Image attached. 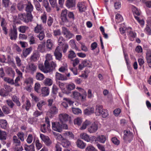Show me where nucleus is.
<instances>
[{
	"instance_id": "obj_1",
	"label": "nucleus",
	"mask_w": 151,
	"mask_h": 151,
	"mask_svg": "<svg viewBox=\"0 0 151 151\" xmlns=\"http://www.w3.org/2000/svg\"><path fill=\"white\" fill-rule=\"evenodd\" d=\"M52 127L54 130L59 132H60L62 131L63 128L65 129H68V126L66 124L62 123L60 122H52Z\"/></svg>"
},
{
	"instance_id": "obj_2",
	"label": "nucleus",
	"mask_w": 151,
	"mask_h": 151,
	"mask_svg": "<svg viewBox=\"0 0 151 151\" xmlns=\"http://www.w3.org/2000/svg\"><path fill=\"white\" fill-rule=\"evenodd\" d=\"M123 139L126 143H130L132 140L133 137V134L129 131L125 130L124 132Z\"/></svg>"
},
{
	"instance_id": "obj_3",
	"label": "nucleus",
	"mask_w": 151,
	"mask_h": 151,
	"mask_svg": "<svg viewBox=\"0 0 151 151\" xmlns=\"http://www.w3.org/2000/svg\"><path fill=\"white\" fill-rule=\"evenodd\" d=\"M44 65L45 68L47 70L48 72H50L54 69L56 66V64L53 62H49L45 60Z\"/></svg>"
},
{
	"instance_id": "obj_4",
	"label": "nucleus",
	"mask_w": 151,
	"mask_h": 151,
	"mask_svg": "<svg viewBox=\"0 0 151 151\" xmlns=\"http://www.w3.org/2000/svg\"><path fill=\"white\" fill-rule=\"evenodd\" d=\"M13 29H11L9 34L12 40H16L17 37V28L15 24L13 25Z\"/></svg>"
},
{
	"instance_id": "obj_5",
	"label": "nucleus",
	"mask_w": 151,
	"mask_h": 151,
	"mask_svg": "<svg viewBox=\"0 0 151 151\" xmlns=\"http://www.w3.org/2000/svg\"><path fill=\"white\" fill-rule=\"evenodd\" d=\"M40 137L47 146H50L51 144L52 141L48 136H45L42 134H40Z\"/></svg>"
},
{
	"instance_id": "obj_6",
	"label": "nucleus",
	"mask_w": 151,
	"mask_h": 151,
	"mask_svg": "<svg viewBox=\"0 0 151 151\" xmlns=\"http://www.w3.org/2000/svg\"><path fill=\"white\" fill-rule=\"evenodd\" d=\"M70 117L68 115L65 114H62L59 115L60 122L62 123H64V122L68 120Z\"/></svg>"
},
{
	"instance_id": "obj_7",
	"label": "nucleus",
	"mask_w": 151,
	"mask_h": 151,
	"mask_svg": "<svg viewBox=\"0 0 151 151\" xmlns=\"http://www.w3.org/2000/svg\"><path fill=\"white\" fill-rule=\"evenodd\" d=\"M60 48L59 46H58L56 48L54 52V55L56 58L59 60H60L62 57V54L60 52Z\"/></svg>"
},
{
	"instance_id": "obj_8",
	"label": "nucleus",
	"mask_w": 151,
	"mask_h": 151,
	"mask_svg": "<svg viewBox=\"0 0 151 151\" xmlns=\"http://www.w3.org/2000/svg\"><path fill=\"white\" fill-rule=\"evenodd\" d=\"M98 126L97 124L94 123L90 125L88 128V132L90 133L95 132L98 129Z\"/></svg>"
},
{
	"instance_id": "obj_9",
	"label": "nucleus",
	"mask_w": 151,
	"mask_h": 151,
	"mask_svg": "<svg viewBox=\"0 0 151 151\" xmlns=\"http://www.w3.org/2000/svg\"><path fill=\"white\" fill-rule=\"evenodd\" d=\"M55 79L57 80L65 81L68 79L67 77L65 75L56 72L55 74Z\"/></svg>"
},
{
	"instance_id": "obj_10",
	"label": "nucleus",
	"mask_w": 151,
	"mask_h": 151,
	"mask_svg": "<svg viewBox=\"0 0 151 151\" xmlns=\"http://www.w3.org/2000/svg\"><path fill=\"white\" fill-rule=\"evenodd\" d=\"M67 11L66 10H64L62 11L60 17L61 19L63 22H67L68 20L67 19Z\"/></svg>"
},
{
	"instance_id": "obj_11",
	"label": "nucleus",
	"mask_w": 151,
	"mask_h": 151,
	"mask_svg": "<svg viewBox=\"0 0 151 151\" xmlns=\"http://www.w3.org/2000/svg\"><path fill=\"white\" fill-rule=\"evenodd\" d=\"M104 109H103L102 106L100 105H97L96 107V111L95 113L96 116H100L102 113V111Z\"/></svg>"
},
{
	"instance_id": "obj_12",
	"label": "nucleus",
	"mask_w": 151,
	"mask_h": 151,
	"mask_svg": "<svg viewBox=\"0 0 151 151\" xmlns=\"http://www.w3.org/2000/svg\"><path fill=\"white\" fill-rule=\"evenodd\" d=\"M33 9V7L30 2H28L26 7V11L28 13H31Z\"/></svg>"
},
{
	"instance_id": "obj_13",
	"label": "nucleus",
	"mask_w": 151,
	"mask_h": 151,
	"mask_svg": "<svg viewBox=\"0 0 151 151\" xmlns=\"http://www.w3.org/2000/svg\"><path fill=\"white\" fill-rule=\"evenodd\" d=\"M76 143L77 147L81 149H83L86 145L80 139H78Z\"/></svg>"
},
{
	"instance_id": "obj_14",
	"label": "nucleus",
	"mask_w": 151,
	"mask_h": 151,
	"mask_svg": "<svg viewBox=\"0 0 151 151\" xmlns=\"http://www.w3.org/2000/svg\"><path fill=\"white\" fill-rule=\"evenodd\" d=\"M40 55L38 52H35L31 56L30 59L31 61H35L38 59Z\"/></svg>"
},
{
	"instance_id": "obj_15",
	"label": "nucleus",
	"mask_w": 151,
	"mask_h": 151,
	"mask_svg": "<svg viewBox=\"0 0 151 151\" xmlns=\"http://www.w3.org/2000/svg\"><path fill=\"white\" fill-rule=\"evenodd\" d=\"M41 91L42 96H47L49 93V91L48 87H45L42 88Z\"/></svg>"
},
{
	"instance_id": "obj_16",
	"label": "nucleus",
	"mask_w": 151,
	"mask_h": 151,
	"mask_svg": "<svg viewBox=\"0 0 151 151\" xmlns=\"http://www.w3.org/2000/svg\"><path fill=\"white\" fill-rule=\"evenodd\" d=\"M25 83L26 84L28 89L30 88L33 83V79L32 78H29L26 79L25 81Z\"/></svg>"
},
{
	"instance_id": "obj_17",
	"label": "nucleus",
	"mask_w": 151,
	"mask_h": 151,
	"mask_svg": "<svg viewBox=\"0 0 151 151\" xmlns=\"http://www.w3.org/2000/svg\"><path fill=\"white\" fill-rule=\"evenodd\" d=\"M24 149L26 151H34V145L33 143L30 145H25L24 146Z\"/></svg>"
},
{
	"instance_id": "obj_18",
	"label": "nucleus",
	"mask_w": 151,
	"mask_h": 151,
	"mask_svg": "<svg viewBox=\"0 0 151 151\" xmlns=\"http://www.w3.org/2000/svg\"><path fill=\"white\" fill-rule=\"evenodd\" d=\"M12 100L16 103V104L18 106H20L21 104L19 101V99L16 95L12 96Z\"/></svg>"
},
{
	"instance_id": "obj_19",
	"label": "nucleus",
	"mask_w": 151,
	"mask_h": 151,
	"mask_svg": "<svg viewBox=\"0 0 151 151\" xmlns=\"http://www.w3.org/2000/svg\"><path fill=\"white\" fill-rule=\"evenodd\" d=\"M80 137L82 139L88 142L90 140L89 136L86 133H82L80 134Z\"/></svg>"
},
{
	"instance_id": "obj_20",
	"label": "nucleus",
	"mask_w": 151,
	"mask_h": 151,
	"mask_svg": "<svg viewBox=\"0 0 151 151\" xmlns=\"http://www.w3.org/2000/svg\"><path fill=\"white\" fill-rule=\"evenodd\" d=\"M94 112V109L92 107L86 109L84 111V114L86 115H90Z\"/></svg>"
},
{
	"instance_id": "obj_21",
	"label": "nucleus",
	"mask_w": 151,
	"mask_h": 151,
	"mask_svg": "<svg viewBox=\"0 0 151 151\" xmlns=\"http://www.w3.org/2000/svg\"><path fill=\"white\" fill-rule=\"evenodd\" d=\"M62 144L63 147L67 148L70 145V141L65 139H63L62 142Z\"/></svg>"
},
{
	"instance_id": "obj_22",
	"label": "nucleus",
	"mask_w": 151,
	"mask_h": 151,
	"mask_svg": "<svg viewBox=\"0 0 151 151\" xmlns=\"http://www.w3.org/2000/svg\"><path fill=\"white\" fill-rule=\"evenodd\" d=\"M75 0H68L66 4V6L69 8L75 6Z\"/></svg>"
},
{
	"instance_id": "obj_23",
	"label": "nucleus",
	"mask_w": 151,
	"mask_h": 151,
	"mask_svg": "<svg viewBox=\"0 0 151 151\" xmlns=\"http://www.w3.org/2000/svg\"><path fill=\"white\" fill-rule=\"evenodd\" d=\"M77 6L78 7L79 11L80 12H84L86 10V6L81 3H78Z\"/></svg>"
},
{
	"instance_id": "obj_24",
	"label": "nucleus",
	"mask_w": 151,
	"mask_h": 151,
	"mask_svg": "<svg viewBox=\"0 0 151 151\" xmlns=\"http://www.w3.org/2000/svg\"><path fill=\"white\" fill-rule=\"evenodd\" d=\"M33 17L31 13H27V14L25 15V17H24V19L27 20V22H24L25 23H27L29 22H31L32 19Z\"/></svg>"
},
{
	"instance_id": "obj_25",
	"label": "nucleus",
	"mask_w": 151,
	"mask_h": 151,
	"mask_svg": "<svg viewBox=\"0 0 151 151\" xmlns=\"http://www.w3.org/2000/svg\"><path fill=\"white\" fill-rule=\"evenodd\" d=\"M96 140L101 143H104L106 140V137L103 135H101L98 136Z\"/></svg>"
},
{
	"instance_id": "obj_26",
	"label": "nucleus",
	"mask_w": 151,
	"mask_h": 151,
	"mask_svg": "<svg viewBox=\"0 0 151 151\" xmlns=\"http://www.w3.org/2000/svg\"><path fill=\"white\" fill-rule=\"evenodd\" d=\"M73 96L74 99H81V94L77 91L73 92Z\"/></svg>"
},
{
	"instance_id": "obj_27",
	"label": "nucleus",
	"mask_w": 151,
	"mask_h": 151,
	"mask_svg": "<svg viewBox=\"0 0 151 151\" xmlns=\"http://www.w3.org/2000/svg\"><path fill=\"white\" fill-rule=\"evenodd\" d=\"M7 137L6 132L0 130V139L1 140H6Z\"/></svg>"
},
{
	"instance_id": "obj_28",
	"label": "nucleus",
	"mask_w": 151,
	"mask_h": 151,
	"mask_svg": "<svg viewBox=\"0 0 151 151\" xmlns=\"http://www.w3.org/2000/svg\"><path fill=\"white\" fill-rule=\"evenodd\" d=\"M7 122L5 120L0 119V127L5 129L6 128Z\"/></svg>"
},
{
	"instance_id": "obj_29",
	"label": "nucleus",
	"mask_w": 151,
	"mask_h": 151,
	"mask_svg": "<svg viewBox=\"0 0 151 151\" xmlns=\"http://www.w3.org/2000/svg\"><path fill=\"white\" fill-rule=\"evenodd\" d=\"M43 5L45 7L47 12H49L50 8L49 6V4L47 1L44 0L43 1Z\"/></svg>"
},
{
	"instance_id": "obj_30",
	"label": "nucleus",
	"mask_w": 151,
	"mask_h": 151,
	"mask_svg": "<svg viewBox=\"0 0 151 151\" xmlns=\"http://www.w3.org/2000/svg\"><path fill=\"white\" fill-rule=\"evenodd\" d=\"M58 112V109L55 106H52L50 109V112L52 114H55Z\"/></svg>"
},
{
	"instance_id": "obj_31",
	"label": "nucleus",
	"mask_w": 151,
	"mask_h": 151,
	"mask_svg": "<svg viewBox=\"0 0 151 151\" xmlns=\"http://www.w3.org/2000/svg\"><path fill=\"white\" fill-rule=\"evenodd\" d=\"M32 50V48L30 47L24 50H23V56L26 58L27 56L30 53Z\"/></svg>"
},
{
	"instance_id": "obj_32",
	"label": "nucleus",
	"mask_w": 151,
	"mask_h": 151,
	"mask_svg": "<svg viewBox=\"0 0 151 151\" xmlns=\"http://www.w3.org/2000/svg\"><path fill=\"white\" fill-rule=\"evenodd\" d=\"M29 27L25 26H22L19 27V31L22 33H24L26 30H28Z\"/></svg>"
},
{
	"instance_id": "obj_33",
	"label": "nucleus",
	"mask_w": 151,
	"mask_h": 151,
	"mask_svg": "<svg viewBox=\"0 0 151 151\" xmlns=\"http://www.w3.org/2000/svg\"><path fill=\"white\" fill-rule=\"evenodd\" d=\"M46 104V102L44 100L39 102L37 104V106L38 109L40 111L42 110V106Z\"/></svg>"
},
{
	"instance_id": "obj_34",
	"label": "nucleus",
	"mask_w": 151,
	"mask_h": 151,
	"mask_svg": "<svg viewBox=\"0 0 151 151\" xmlns=\"http://www.w3.org/2000/svg\"><path fill=\"white\" fill-rule=\"evenodd\" d=\"M3 112L6 114H9L10 112V110L8 107L6 105L3 106L2 108Z\"/></svg>"
},
{
	"instance_id": "obj_35",
	"label": "nucleus",
	"mask_w": 151,
	"mask_h": 151,
	"mask_svg": "<svg viewBox=\"0 0 151 151\" xmlns=\"http://www.w3.org/2000/svg\"><path fill=\"white\" fill-rule=\"evenodd\" d=\"M36 79L38 80H42L44 78L43 75L40 73H37L36 76Z\"/></svg>"
},
{
	"instance_id": "obj_36",
	"label": "nucleus",
	"mask_w": 151,
	"mask_h": 151,
	"mask_svg": "<svg viewBox=\"0 0 151 151\" xmlns=\"http://www.w3.org/2000/svg\"><path fill=\"white\" fill-rule=\"evenodd\" d=\"M65 40L62 36H60L58 39V42L59 46H62L65 44Z\"/></svg>"
},
{
	"instance_id": "obj_37",
	"label": "nucleus",
	"mask_w": 151,
	"mask_h": 151,
	"mask_svg": "<svg viewBox=\"0 0 151 151\" xmlns=\"http://www.w3.org/2000/svg\"><path fill=\"white\" fill-rule=\"evenodd\" d=\"M13 141L15 145H20L21 142L18 138L16 136H14L13 137Z\"/></svg>"
},
{
	"instance_id": "obj_38",
	"label": "nucleus",
	"mask_w": 151,
	"mask_h": 151,
	"mask_svg": "<svg viewBox=\"0 0 151 151\" xmlns=\"http://www.w3.org/2000/svg\"><path fill=\"white\" fill-rule=\"evenodd\" d=\"M6 102L8 106L10 108L12 109L15 105L14 104L12 100L7 99L6 100Z\"/></svg>"
},
{
	"instance_id": "obj_39",
	"label": "nucleus",
	"mask_w": 151,
	"mask_h": 151,
	"mask_svg": "<svg viewBox=\"0 0 151 151\" xmlns=\"http://www.w3.org/2000/svg\"><path fill=\"white\" fill-rule=\"evenodd\" d=\"M38 67L39 69L43 72L45 73H48L47 70H46V68H45V67L42 64L40 63L38 65Z\"/></svg>"
},
{
	"instance_id": "obj_40",
	"label": "nucleus",
	"mask_w": 151,
	"mask_h": 151,
	"mask_svg": "<svg viewBox=\"0 0 151 151\" xmlns=\"http://www.w3.org/2000/svg\"><path fill=\"white\" fill-rule=\"evenodd\" d=\"M42 28H43L41 25L37 24L35 28V32L36 33L40 32Z\"/></svg>"
},
{
	"instance_id": "obj_41",
	"label": "nucleus",
	"mask_w": 151,
	"mask_h": 151,
	"mask_svg": "<svg viewBox=\"0 0 151 151\" xmlns=\"http://www.w3.org/2000/svg\"><path fill=\"white\" fill-rule=\"evenodd\" d=\"M52 43L51 40H48L47 41L46 47L49 49H51L52 46Z\"/></svg>"
},
{
	"instance_id": "obj_42",
	"label": "nucleus",
	"mask_w": 151,
	"mask_h": 151,
	"mask_svg": "<svg viewBox=\"0 0 151 151\" xmlns=\"http://www.w3.org/2000/svg\"><path fill=\"white\" fill-rule=\"evenodd\" d=\"M75 85L73 83L68 84L66 86V88L68 91H71L75 88Z\"/></svg>"
},
{
	"instance_id": "obj_43",
	"label": "nucleus",
	"mask_w": 151,
	"mask_h": 151,
	"mask_svg": "<svg viewBox=\"0 0 151 151\" xmlns=\"http://www.w3.org/2000/svg\"><path fill=\"white\" fill-rule=\"evenodd\" d=\"M100 115L102 116L103 118H105L106 117L109 115L108 111L107 110L104 109V110L102 111Z\"/></svg>"
},
{
	"instance_id": "obj_44",
	"label": "nucleus",
	"mask_w": 151,
	"mask_h": 151,
	"mask_svg": "<svg viewBox=\"0 0 151 151\" xmlns=\"http://www.w3.org/2000/svg\"><path fill=\"white\" fill-rule=\"evenodd\" d=\"M90 123L91 122L90 121H86L83 123L82 126L81 128V129L83 130L85 129L86 127L88 126Z\"/></svg>"
},
{
	"instance_id": "obj_45",
	"label": "nucleus",
	"mask_w": 151,
	"mask_h": 151,
	"mask_svg": "<svg viewBox=\"0 0 151 151\" xmlns=\"http://www.w3.org/2000/svg\"><path fill=\"white\" fill-rule=\"evenodd\" d=\"M10 3V0H2V4L6 8L8 7Z\"/></svg>"
},
{
	"instance_id": "obj_46",
	"label": "nucleus",
	"mask_w": 151,
	"mask_h": 151,
	"mask_svg": "<svg viewBox=\"0 0 151 151\" xmlns=\"http://www.w3.org/2000/svg\"><path fill=\"white\" fill-rule=\"evenodd\" d=\"M29 67L30 70L32 71H35L36 69V66L35 65L32 63L29 64Z\"/></svg>"
},
{
	"instance_id": "obj_47",
	"label": "nucleus",
	"mask_w": 151,
	"mask_h": 151,
	"mask_svg": "<svg viewBox=\"0 0 151 151\" xmlns=\"http://www.w3.org/2000/svg\"><path fill=\"white\" fill-rule=\"evenodd\" d=\"M25 15L24 14H20L18 15V18L19 19L22 20L24 22H27V20L24 19V18L25 17Z\"/></svg>"
},
{
	"instance_id": "obj_48",
	"label": "nucleus",
	"mask_w": 151,
	"mask_h": 151,
	"mask_svg": "<svg viewBox=\"0 0 151 151\" xmlns=\"http://www.w3.org/2000/svg\"><path fill=\"white\" fill-rule=\"evenodd\" d=\"M45 45L43 44H40L38 47V50L41 52H43L44 51Z\"/></svg>"
},
{
	"instance_id": "obj_49",
	"label": "nucleus",
	"mask_w": 151,
	"mask_h": 151,
	"mask_svg": "<svg viewBox=\"0 0 151 151\" xmlns=\"http://www.w3.org/2000/svg\"><path fill=\"white\" fill-rule=\"evenodd\" d=\"M131 29V28L121 27L120 28L119 31L121 33L123 34L126 32H128V30Z\"/></svg>"
},
{
	"instance_id": "obj_50",
	"label": "nucleus",
	"mask_w": 151,
	"mask_h": 151,
	"mask_svg": "<svg viewBox=\"0 0 151 151\" xmlns=\"http://www.w3.org/2000/svg\"><path fill=\"white\" fill-rule=\"evenodd\" d=\"M82 122L81 119L80 118H77L74 120V123L75 124L80 125Z\"/></svg>"
},
{
	"instance_id": "obj_51",
	"label": "nucleus",
	"mask_w": 151,
	"mask_h": 151,
	"mask_svg": "<svg viewBox=\"0 0 151 151\" xmlns=\"http://www.w3.org/2000/svg\"><path fill=\"white\" fill-rule=\"evenodd\" d=\"M17 137L18 138H19L21 141H24V133L22 132H19L17 134Z\"/></svg>"
},
{
	"instance_id": "obj_52",
	"label": "nucleus",
	"mask_w": 151,
	"mask_h": 151,
	"mask_svg": "<svg viewBox=\"0 0 151 151\" xmlns=\"http://www.w3.org/2000/svg\"><path fill=\"white\" fill-rule=\"evenodd\" d=\"M111 141L114 144L116 145H119L120 143L119 141L118 140L116 137L112 138L111 139Z\"/></svg>"
},
{
	"instance_id": "obj_53",
	"label": "nucleus",
	"mask_w": 151,
	"mask_h": 151,
	"mask_svg": "<svg viewBox=\"0 0 151 151\" xmlns=\"http://www.w3.org/2000/svg\"><path fill=\"white\" fill-rule=\"evenodd\" d=\"M14 150V151H22L23 150V148L21 145H15Z\"/></svg>"
},
{
	"instance_id": "obj_54",
	"label": "nucleus",
	"mask_w": 151,
	"mask_h": 151,
	"mask_svg": "<svg viewBox=\"0 0 151 151\" xmlns=\"http://www.w3.org/2000/svg\"><path fill=\"white\" fill-rule=\"evenodd\" d=\"M36 146L37 149L40 150L42 147V144L40 142L38 139H37L35 142Z\"/></svg>"
},
{
	"instance_id": "obj_55",
	"label": "nucleus",
	"mask_w": 151,
	"mask_h": 151,
	"mask_svg": "<svg viewBox=\"0 0 151 151\" xmlns=\"http://www.w3.org/2000/svg\"><path fill=\"white\" fill-rule=\"evenodd\" d=\"M86 151H98L92 146L90 145L87 147L86 149Z\"/></svg>"
},
{
	"instance_id": "obj_56",
	"label": "nucleus",
	"mask_w": 151,
	"mask_h": 151,
	"mask_svg": "<svg viewBox=\"0 0 151 151\" xmlns=\"http://www.w3.org/2000/svg\"><path fill=\"white\" fill-rule=\"evenodd\" d=\"M53 19L50 16L48 17L47 21V24L49 27H50L53 22Z\"/></svg>"
},
{
	"instance_id": "obj_57",
	"label": "nucleus",
	"mask_w": 151,
	"mask_h": 151,
	"mask_svg": "<svg viewBox=\"0 0 151 151\" xmlns=\"http://www.w3.org/2000/svg\"><path fill=\"white\" fill-rule=\"evenodd\" d=\"M76 55L74 52L73 51H69V54L68 55V58H73L76 57Z\"/></svg>"
},
{
	"instance_id": "obj_58",
	"label": "nucleus",
	"mask_w": 151,
	"mask_h": 151,
	"mask_svg": "<svg viewBox=\"0 0 151 151\" xmlns=\"http://www.w3.org/2000/svg\"><path fill=\"white\" fill-rule=\"evenodd\" d=\"M73 112L76 114H78L81 112V110L78 108H72Z\"/></svg>"
},
{
	"instance_id": "obj_59",
	"label": "nucleus",
	"mask_w": 151,
	"mask_h": 151,
	"mask_svg": "<svg viewBox=\"0 0 151 151\" xmlns=\"http://www.w3.org/2000/svg\"><path fill=\"white\" fill-rule=\"evenodd\" d=\"M44 83L45 85L50 86L52 83V81L50 79L47 78L44 81Z\"/></svg>"
},
{
	"instance_id": "obj_60",
	"label": "nucleus",
	"mask_w": 151,
	"mask_h": 151,
	"mask_svg": "<svg viewBox=\"0 0 151 151\" xmlns=\"http://www.w3.org/2000/svg\"><path fill=\"white\" fill-rule=\"evenodd\" d=\"M53 34L55 36H60L61 35V32L60 29H57L54 30Z\"/></svg>"
},
{
	"instance_id": "obj_61",
	"label": "nucleus",
	"mask_w": 151,
	"mask_h": 151,
	"mask_svg": "<svg viewBox=\"0 0 151 151\" xmlns=\"http://www.w3.org/2000/svg\"><path fill=\"white\" fill-rule=\"evenodd\" d=\"M4 80L5 81H7L9 83H11L12 84H14V80L12 79H11L10 78L5 77Z\"/></svg>"
},
{
	"instance_id": "obj_62",
	"label": "nucleus",
	"mask_w": 151,
	"mask_h": 151,
	"mask_svg": "<svg viewBox=\"0 0 151 151\" xmlns=\"http://www.w3.org/2000/svg\"><path fill=\"white\" fill-rule=\"evenodd\" d=\"M62 46V49L63 50V52L64 53L66 52L67 49L68 48V45L66 43H65Z\"/></svg>"
},
{
	"instance_id": "obj_63",
	"label": "nucleus",
	"mask_w": 151,
	"mask_h": 151,
	"mask_svg": "<svg viewBox=\"0 0 151 151\" xmlns=\"http://www.w3.org/2000/svg\"><path fill=\"white\" fill-rule=\"evenodd\" d=\"M45 36V34L43 31H41L40 32L39 35L37 36V37L39 38L40 40H42Z\"/></svg>"
},
{
	"instance_id": "obj_64",
	"label": "nucleus",
	"mask_w": 151,
	"mask_h": 151,
	"mask_svg": "<svg viewBox=\"0 0 151 151\" xmlns=\"http://www.w3.org/2000/svg\"><path fill=\"white\" fill-rule=\"evenodd\" d=\"M40 85L39 83H36L35 86V90L37 93H39Z\"/></svg>"
}]
</instances>
